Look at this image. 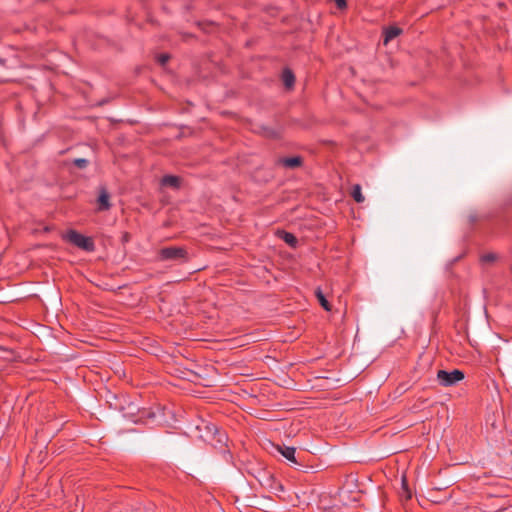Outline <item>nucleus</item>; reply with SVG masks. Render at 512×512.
I'll return each instance as SVG.
<instances>
[{
  "instance_id": "f257e3e1",
  "label": "nucleus",
  "mask_w": 512,
  "mask_h": 512,
  "mask_svg": "<svg viewBox=\"0 0 512 512\" xmlns=\"http://www.w3.org/2000/svg\"><path fill=\"white\" fill-rule=\"evenodd\" d=\"M196 429L199 432V438L213 447H222L227 441L226 433L220 431L215 424L208 421L201 420Z\"/></svg>"
},
{
  "instance_id": "f03ea898",
  "label": "nucleus",
  "mask_w": 512,
  "mask_h": 512,
  "mask_svg": "<svg viewBox=\"0 0 512 512\" xmlns=\"http://www.w3.org/2000/svg\"><path fill=\"white\" fill-rule=\"evenodd\" d=\"M158 258L160 261L185 263L188 261V252L184 247L169 246L159 250Z\"/></svg>"
},
{
  "instance_id": "7ed1b4c3",
  "label": "nucleus",
  "mask_w": 512,
  "mask_h": 512,
  "mask_svg": "<svg viewBox=\"0 0 512 512\" xmlns=\"http://www.w3.org/2000/svg\"><path fill=\"white\" fill-rule=\"evenodd\" d=\"M63 239L72 243L76 247L87 251L92 252L95 250V244L92 238L82 235L81 233L75 230H69L64 236Z\"/></svg>"
},
{
  "instance_id": "20e7f679",
  "label": "nucleus",
  "mask_w": 512,
  "mask_h": 512,
  "mask_svg": "<svg viewBox=\"0 0 512 512\" xmlns=\"http://www.w3.org/2000/svg\"><path fill=\"white\" fill-rule=\"evenodd\" d=\"M464 373L459 369L452 371L439 370L437 372V380L443 387H450L456 385L458 382L464 379Z\"/></svg>"
},
{
  "instance_id": "39448f33",
  "label": "nucleus",
  "mask_w": 512,
  "mask_h": 512,
  "mask_svg": "<svg viewBox=\"0 0 512 512\" xmlns=\"http://www.w3.org/2000/svg\"><path fill=\"white\" fill-rule=\"evenodd\" d=\"M98 211H108L111 208L110 194L106 187L99 188V195L97 198Z\"/></svg>"
},
{
  "instance_id": "423d86ee",
  "label": "nucleus",
  "mask_w": 512,
  "mask_h": 512,
  "mask_svg": "<svg viewBox=\"0 0 512 512\" xmlns=\"http://www.w3.org/2000/svg\"><path fill=\"white\" fill-rule=\"evenodd\" d=\"M278 164L285 168H298L303 164V158L301 156L285 157L278 160Z\"/></svg>"
},
{
  "instance_id": "0eeeda50",
  "label": "nucleus",
  "mask_w": 512,
  "mask_h": 512,
  "mask_svg": "<svg viewBox=\"0 0 512 512\" xmlns=\"http://www.w3.org/2000/svg\"><path fill=\"white\" fill-rule=\"evenodd\" d=\"M162 186L172 187L178 189L181 184V179L174 175H165L161 179Z\"/></svg>"
},
{
  "instance_id": "6e6552de",
  "label": "nucleus",
  "mask_w": 512,
  "mask_h": 512,
  "mask_svg": "<svg viewBox=\"0 0 512 512\" xmlns=\"http://www.w3.org/2000/svg\"><path fill=\"white\" fill-rule=\"evenodd\" d=\"M256 131L262 134L263 136L271 139L278 138L279 136V132L276 129L266 125H258Z\"/></svg>"
},
{
  "instance_id": "1a4fd4ad",
  "label": "nucleus",
  "mask_w": 512,
  "mask_h": 512,
  "mask_svg": "<svg viewBox=\"0 0 512 512\" xmlns=\"http://www.w3.org/2000/svg\"><path fill=\"white\" fill-rule=\"evenodd\" d=\"M402 33V29L396 26H389L384 30V43L387 44Z\"/></svg>"
},
{
  "instance_id": "9d476101",
  "label": "nucleus",
  "mask_w": 512,
  "mask_h": 512,
  "mask_svg": "<svg viewBox=\"0 0 512 512\" xmlns=\"http://www.w3.org/2000/svg\"><path fill=\"white\" fill-rule=\"evenodd\" d=\"M278 451L282 454L283 457H285L288 461L292 463H297L295 458V452L296 449L294 447L289 446H278Z\"/></svg>"
},
{
  "instance_id": "9b49d317",
  "label": "nucleus",
  "mask_w": 512,
  "mask_h": 512,
  "mask_svg": "<svg viewBox=\"0 0 512 512\" xmlns=\"http://www.w3.org/2000/svg\"><path fill=\"white\" fill-rule=\"evenodd\" d=\"M282 81L287 88H292L295 83V75L289 68H285L282 72Z\"/></svg>"
},
{
  "instance_id": "f8f14e48",
  "label": "nucleus",
  "mask_w": 512,
  "mask_h": 512,
  "mask_svg": "<svg viewBox=\"0 0 512 512\" xmlns=\"http://www.w3.org/2000/svg\"><path fill=\"white\" fill-rule=\"evenodd\" d=\"M315 295L320 303V305L326 310V311H331L332 309V306L331 304L328 302V300L326 299L324 293L322 292V290L318 287L316 290H315Z\"/></svg>"
},
{
  "instance_id": "ddd939ff",
  "label": "nucleus",
  "mask_w": 512,
  "mask_h": 512,
  "mask_svg": "<svg viewBox=\"0 0 512 512\" xmlns=\"http://www.w3.org/2000/svg\"><path fill=\"white\" fill-rule=\"evenodd\" d=\"M351 196L357 203H362L365 200L361 192V186L359 184L353 185L351 190Z\"/></svg>"
},
{
  "instance_id": "4468645a",
  "label": "nucleus",
  "mask_w": 512,
  "mask_h": 512,
  "mask_svg": "<svg viewBox=\"0 0 512 512\" xmlns=\"http://www.w3.org/2000/svg\"><path fill=\"white\" fill-rule=\"evenodd\" d=\"M401 490L402 491H401L400 495H401L402 498H404L406 500L411 499L412 493H411V491L409 489L408 481H407L405 476L402 477Z\"/></svg>"
},
{
  "instance_id": "2eb2a0df",
  "label": "nucleus",
  "mask_w": 512,
  "mask_h": 512,
  "mask_svg": "<svg viewBox=\"0 0 512 512\" xmlns=\"http://www.w3.org/2000/svg\"><path fill=\"white\" fill-rule=\"evenodd\" d=\"M282 239L287 243L288 245L295 247L298 243V240L296 236L293 233L283 231Z\"/></svg>"
},
{
  "instance_id": "dca6fc26",
  "label": "nucleus",
  "mask_w": 512,
  "mask_h": 512,
  "mask_svg": "<svg viewBox=\"0 0 512 512\" xmlns=\"http://www.w3.org/2000/svg\"><path fill=\"white\" fill-rule=\"evenodd\" d=\"M73 164L79 169H85L88 166L89 161L84 158H76L73 160Z\"/></svg>"
},
{
  "instance_id": "f3484780",
  "label": "nucleus",
  "mask_w": 512,
  "mask_h": 512,
  "mask_svg": "<svg viewBox=\"0 0 512 512\" xmlns=\"http://www.w3.org/2000/svg\"><path fill=\"white\" fill-rule=\"evenodd\" d=\"M497 259V255L494 253H487L481 256V261L483 263H492Z\"/></svg>"
},
{
  "instance_id": "a211bd4d",
  "label": "nucleus",
  "mask_w": 512,
  "mask_h": 512,
  "mask_svg": "<svg viewBox=\"0 0 512 512\" xmlns=\"http://www.w3.org/2000/svg\"><path fill=\"white\" fill-rule=\"evenodd\" d=\"M169 59H170V55L166 54V53H162V54L158 55V57H157V61L161 65H165L169 61Z\"/></svg>"
},
{
  "instance_id": "6ab92c4d",
  "label": "nucleus",
  "mask_w": 512,
  "mask_h": 512,
  "mask_svg": "<svg viewBox=\"0 0 512 512\" xmlns=\"http://www.w3.org/2000/svg\"><path fill=\"white\" fill-rule=\"evenodd\" d=\"M335 3H336V6L339 8V9H344L346 8L347 6V2L346 0H334Z\"/></svg>"
},
{
  "instance_id": "aec40b11",
  "label": "nucleus",
  "mask_w": 512,
  "mask_h": 512,
  "mask_svg": "<svg viewBox=\"0 0 512 512\" xmlns=\"http://www.w3.org/2000/svg\"><path fill=\"white\" fill-rule=\"evenodd\" d=\"M337 510H338V509H336L335 507H330V508H328V509H324V510H323V511H321V512H338Z\"/></svg>"
},
{
  "instance_id": "412c9836",
  "label": "nucleus",
  "mask_w": 512,
  "mask_h": 512,
  "mask_svg": "<svg viewBox=\"0 0 512 512\" xmlns=\"http://www.w3.org/2000/svg\"><path fill=\"white\" fill-rule=\"evenodd\" d=\"M491 426H492L493 428H497V427H498L495 421H491Z\"/></svg>"
},
{
  "instance_id": "4be33fe9",
  "label": "nucleus",
  "mask_w": 512,
  "mask_h": 512,
  "mask_svg": "<svg viewBox=\"0 0 512 512\" xmlns=\"http://www.w3.org/2000/svg\"><path fill=\"white\" fill-rule=\"evenodd\" d=\"M470 221L471 222H475L476 221V217L475 216H470Z\"/></svg>"
},
{
  "instance_id": "5701e85b",
  "label": "nucleus",
  "mask_w": 512,
  "mask_h": 512,
  "mask_svg": "<svg viewBox=\"0 0 512 512\" xmlns=\"http://www.w3.org/2000/svg\"><path fill=\"white\" fill-rule=\"evenodd\" d=\"M279 490H280V491H283V490H284V488H283L282 484H279Z\"/></svg>"
},
{
  "instance_id": "b1692460",
  "label": "nucleus",
  "mask_w": 512,
  "mask_h": 512,
  "mask_svg": "<svg viewBox=\"0 0 512 512\" xmlns=\"http://www.w3.org/2000/svg\"><path fill=\"white\" fill-rule=\"evenodd\" d=\"M132 406H133L132 404H129V407H130V408H134V407H132ZM131 410H132V412H131V413L133 414V410H134V409H131Z\"/></svg>"
},
{
  "instance_id": "393cba45",
  "label": "nucleus",
  "mask_w": 512,
  "mask_h": 512,
  "mask_svg": "<svg viewBox=\"0 0 512 512\" xmlns=\"http://www.w3.org/2000/svg\"><path fill=\"white\" fill-rule=\"evenodd\" d=\"M509 417L512 418V410L509 412Z\"/></svg>"
}]
</instances>
